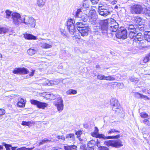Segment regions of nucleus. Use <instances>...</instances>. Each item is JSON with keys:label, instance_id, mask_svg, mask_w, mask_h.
Wrapping results in <instances>:
<instances>
[{"label": "nucleus", "instance_id": "f257e3e1", "mask_svg": "<svg viewBox=\"0 0 150 150\" xmlns=\"http://www.w3.org/2000/svg\"><path fill=\"white\" fill-rule=\"evenodd\" d=\"M12 18L13 23L16 25H19L21 23L28 25V21L30 20V17L25 15L21 16L19 13H13L12 14Z\"/></svg>", "mask_w": 150, "mask_h": 150}, {"label": "nucleus", "instance_id": "f03ea898", "mask_svg": "<svg viewBox=\"0 0 150 150\" xmlns=\"http://www.w3.org/2000/svg\"><path fill=\"white\" fill-rule=\"evenodd\" d=\"M108 21L107 20L101 21L100 22V27L98 30H95L93 32L95 35H102L107 34V25Z\"/></svg>", "mask_w": 150, "mask_h": 150}, {"label": "nucleus", "instance_id": "7ed1b4c3", "mask_svg": "<svg viewBox=\"0 0 150 150\" xmlns=\"http://www.w3.org/2000/svg\"><path fill=\"white\" fill-rule=\"evenodd\" d=\"M143 10L142 6L138 4L133 5L130 7V12L133 14H140L142 13Z\"/></svg>", "mask_w": 150, "mask_h": 150}, {"label": "nucleus", "instance_id": "20e7f679", "mask_svg": "<svg viewBox=\"0 0 150 150\" xmlns=\"http://www.w3.org/2000/svg\"><path fill=\"white\" fill-rule=\"evenodd\" d=\"M74 20L72 19L68 20L67 22V28L71 35H74L76 30L74 25Z\"/></svg>", "mask_w": 150, "mask_h": 150}, {"label": "nucleus", "instance_id": "39448f33", "mask_svg": "<svg viewBox=\"0 0 150 150\" xmlns=\"http://www.w3.org/2000/svg\"><path fill=\"white\" fill-rule=\"evenodd\" d=\"M116 36L117 38L125 39L127 37V30L123 27H121L116 33Z\"/></svg>", "mask_w": 150, "mask_h": 150}, {"label": "nucleus", "instance_id": "423d86ee", "mask_svg": "<svg viewBox=\"0 0 150 150\" xmlns=\"http://www.w3.org/2000/svg\"><path fill=\"white\" fill-rule=\"evenodd\" d=\"M54 104L57 107V109L59 112H62L64 109L63 101L62 98L59 97L57 100L54 101Z\"/></svg>", "mask_w": 150, "mask_h": 150}, {"label": "nucleus", "instance_id": "0eeeda50", "mask_svg": "<svg viewBox=\"0 0 150 150\" xmlns=\"http://www.w3.org/2000/svg\"><path fill=\"white\" fill-rule=\"evenodd\" d=\"M127 33H129V37L131 38L134 37V35L137 33V30L133 25H129L127 27Z\"/></svg>", "mask_w": 150, "mask_h": 150}, {"label": "nucleus", "instance_id": "6e6552de", "mask_svg": "<svg viewBox=\"0 0 150 150\" xmlns=\"http://www.w3.org/2000/svg\"><path fill=\"white\" fill-rule=\"evenodd\" d=\"M97 17L95 11H90L88 14V22L93 24L96 23Z\"/></svg>", "mask_w": 150, "mask_h": 150}, {"label": "nucleus", "instance_id": "1a4fd4ad", "mask_svg": "<svg viewBox=\"0 0 150 150\" xmlns=\"http://www.w3.org/2000/svg\"><path fill=\"white\" fill-rule=\"evenodd\" d=\"M30 101L31 104L37 105V107L39 108L44 109L48 105L46 103L40 102L34 99L31 100Z\"/></svg>", "mask_w": 150, "mask_h": 150}, {"label": "nucleus", "instance_id": "9d476101", "mask_svg": "<svg viewBox=\"0 0 150 150\" xmlns=\"http://www.w3.org/2000/svg\"><path fill=\"white\" fill-rule=\"evenodd\" d=\"M111 104L112 106V110H113L117 113L120 112V111L119 108L120 104L117 100L115 99H112Z\"/></svg>", "mask_w": 150, "mask_h": 150}, {"label": "nucleus", "instance_id": "9b49d317", "mask_svg": "<svg viewBox=\"0 0 150 150\" xmlns=\"http://www.w3.org/2000/svg\"><path fill=\"white\" fill-rule=\"evenodd\" d=\"M13 73L18 74H26L29 73V71L25 68H16L13 70Z\"/></svg>", "mask_w": 150, "mask_h": 150}, {"label": "nucleus", "instance_id": "f8f14e48", "mask_svg": "<svg viewBox=\"0 0 150 150\" xmlns=\"http://www.w3.org/2000/svg\"><path fill=\"white\" fill-rule=\"evenodd\" d=\"M48 41V40H47L45 42H41L39 44L40 46L43 48L47 49L51 48L52 46V42Z\"/></svg>", "mask_w": 150, "mask_h": 150}, {"label": "nucleus", "instance_id": "ddd939ff", "mask_svg": "<svg viewBox=\"0 0 150 150\" xmlns=\"http://www.w3.org/2000/svg\"><path fill=\"white\" fill-rule=\"evenodd\" d=\"M144 38V36L141 33H139L137 34L136 33L134 35V37L132 39H134V40H135V42H137L138 41H142Z\"/></svg>", "mask_w": 150, "mask_h": 150}, {"label": "nucleus", "instance_id": "4468645a", "mask_svg": "<svg viewBox=\"0 0 150 150\" xmlns=\"http://www.w3.org/2000/svg\"><path fill=\"white\" fill-rule=\"evenodd\" d=\"M106 20L108 21V22L107 25V28H108V26L109 28H111L115 27V25L118 26V23L116 22L114 19H111L109 21L107 19Z\"/></svg>", "mask_w": 150, "mask_h": 150}, {"label": "nucleus", "instance_id": "2eb2a0df", "mask_svg": "<svg viewBox=\"0 0 150 150\" xmlns=\"http://www.w3.org/2000/svg\"><path fill=\"white\" fill-rule=\"evenodd\" d=\"M83 29H79V31L81 33V35L83 36H86L88 34V31L89 30V28L87 26V27H84Z\"/></svg>", "mask_w": 150, "mask_h": 150}, {"label": "nucleus", "instance_id": "dca6fc26", "mask_svg": "<svg viewBox=\"0 0 150 150\" xmlns=\"http://www.w3.org/2000/svg\"><path fill=\"white\" fill-rule=\"evenodd\" d=\"M11 11L9 10H6L5 11H2L1 13V15L3 16L4 17L7 18H9L11 16V15L12 16V14L11 13Z\"/></svg>", "mask_w": 150, "mask_h": 150}, {"label": "nucleus", "instance_id": "f3484780", "mask_svg": "<svg viewBox=\"0 0 150 150\" xmlns=\"http://www.w3.org/2000/svg\"><path fill=\"white\" fill-rule=\"evenodd\" d=\"M98 11L100 15L104 17L110 14V11L109 9L98 10Z\"/></svg>", "mask_w": 150, "mask_h": 150}, {"label": "nucleus", "instance_id": "a211bd4d", "mask_svg": "<svg viewBox=\"0 0 150 150\" xmlns=\"http://www.w3.org/2000/svg\"><path fill=\"white\" fill-rule=\"evenodd\" d=\"M18 102L17 103V106L20 108H23L25 106V101L21 98H19L18 99Z\"/></svg>", "mask_w": 150, "mask_h": 150}, {"label": "nucleus", "instance_id": "6ab92c4d", "mask_svg": "<svg viewBox=\"0 0 150 150\" xmlns=\"http://www.w3.org/2000/svg\"><path fill=\"white\" fill-rule=\"evenodd\" d=\"M113 147L119 148L123 146L122 141L120 139L113 140Z\"/></svg>", "mask_w": 150, "mask_h": 150}, {"label": "nucleus", "instance_id": "aec40b11", "mask_svg": "<svg viewBox=\"0 0 150 150\" xmlns=\"http://www.w3.org/2000/svg\"><path fill=\"white\" fill-rule=\"evenodd\" d=\"M88 25L86 24H84L81 22H77L76 24V26L79 31V29H83L84 27H87Z\"/></svg>", "mask_w": 150, "mask_h": 150}, {"label": "nucleus", "instance_id": "412c9836", "mask_svg": "<svg viewBox=\"0 0 150 150\" xmlns=\"http://www.w3.org/2000/svg\"><path fill=\"white\" fill-rule=\"evenodd\" d=\"M24 37L25 38L28 40H36L38 39L37 37L31 34H26L24 35Z\"/></svg>", "mask_w": 150, "mask_h": 150}, {"label": "nucleus", "instance_id": "4be33fe9", "mask_svg": "<svg viewBox=\"0 0 150 150\" xmlns=\"http://www.w3.org/2000/svg\"><path fill=\"white\" fill-rule=\"evenodd\" d=\"M66 138L69 142L71 143V142L73 141L74 139V134L72 133L68 134L66 135Z\"/></svg>", "mask_w": 150, "mask_h": 150}, {"label": "nucleus", "instance_id": "5701e85b", "mask_svg": "<svg viewBox=\"0 0 150 150\" xmlns=\"http://www.w3.org/2000/svg\"><path fill=\"white\" fill-rule=\"evenodd\" d=\"M30 20L28 21V25H30L32 28H34L35 25V21L32 17H30Z\"/></svg>", "mask_w": 150, "mask_h": 150}, {"label": "nucleus", "instance_id": "b1692460", "mask_svg": "<svg viewBox=\"0 0 150 150\" xmlns=\"http://www.w3.org/2000/svg\"><path fill=\"white\" fill-rule=\"evenodd\" d=\"M77 146L74 145H67L66 146H64V150H72L76 149Z\"/></svg>", "mask_w": 150, "mask_h": 150}, {"label": "nucleus", "instance_id": "393cba45", "mask_svg": "<svg viewBox=\"0 0 150 150\" xmlns=\"http://www.w3.org/2000/svg\"><path fill=\"white\" fill-rule=\"evenodd\" d=\"M37 52V50L34 47H31L28 49L27 52L30 55H32L35 54Z\"/></svg>", "mask_w": 150, "mask_h": 150}, {"label": "nucleus", "instance_id": "a878e982", "mask_svg": "<svg viewBox=\"0 0 150 150\" xmlns=\"http://www.w3.org/2000/svg\"><path fill=\"white\" fill-rule=\"evenodd\" d=\"M91 135L93 137H96V138H98L100 139H103L104 140L105 139V138H104L103 137V136L105 135L103 134H97V133L93 132L92 134Z\"/></svg>", "mask_w": 150, "mask_h": 150}, {"label": "nucleus", "instance_id": "bb28decb", "mask_svg": "<svg viewBox=\"0 0 150 150\" xmlns=\"http://www.w3.org/2000/svg\"><path fill=\"white\" fill-rule=\"evenodd\" d=\"M46 0H37V4L38 6L40 7H43L45 5Z\"/></svg>", "mask_w": 150, "mask_h": 150}, {"label": "nucleus", "instance_id": "cd10ccee", "mask_svg": "<svg viewBox=\"0 0 150 150\" xmlns=\"http://www.w3.org/2000/svg\"><path fill=\"white\" fill-rule=\"evenodd\" d=\"M104 144L108 147L111 146L113 147V140L105 141L104 142Z\"/></svg>", "mask_w": 150, "mask_h": 150}, {"label": "nucleus", "instance_id": "c85d7f7f", "mask_svg": "<svg viewBox=\"0 0 150 150\" xmlns=\"http://www.w3.org/2000/svg\"><path fill=\"white\" fill-rule=\"evenodd\" d=\"M103 137L105 138V139H119L120 137V135L117 134L115 136H103Z\"/></svg>", "mask_w": 150, "mask_h": 150}, {"label": "nucleus", "instance_id": "c756f323", "mask_svg": "<svg viewBox=\"0 0 150 150\" xmlns=\"http://www.w3.org/2000/svg\"><path fill=\"white\" fill-rule=\"evenodd\" d=\"M83 14L81 9H78L76 11L75 17L76 18H80L82 16Z\"/></svg>", "mask_w": 150, "mask_h": 150}, {"label": "nucleus", "instance_id": "7c9ffc66", "mask_svg": "<svg viewBox=\"0 0 150 150\" xmlns=\"http://www.w3.org/2000/svg\"><path fill=\"white\" fill-rule=\"evenodd\" d=\"M96 145V142L94 140H91L88 142V147L91 148V150H93V148H92Z\"/></svg>", "mask_w": 150, "mask_h": 150}, {"label": "nucleus", "instance_id": "2f4dec72", "mask_svg": "<svg viewBox=\"0 0 150 150\" xmlns=\"http://www.w3.org/2000/svg\"><path fill=\"white\" fill-rule=\"evenodd\" d=\"M144 34L146 40L148 42H150V31L145 32Z\"/></svg>", "mask_w": 150, "mask_h": 150}, {"label": "nucleus", "instance_id": "473e14b6", "mask_svg": "<svg viewBox=\"0 0 150 150\" xmlns=\"http://www.w3.org/2000/svg\"><path fill=\"white\" fill-rule=\"evenodd\" d=\"M120 132L119 131L115 129L114 128H110V129L107 131V132L108 134V135L111 134H113L115 132Z\"/></svg>", "mask_w": 150, "mask_h": 150}, {"label": "nucleus", "instance_id": "72a5a7b5", "mask_svg": "<svg viewBox=\"0 0 150 150\" xmlns=\"http://www.w3.org/2000/svg\"><path fill=\"white\" fill-rule=\"evenodd\" d=\"M8 31V28L4 27H1L0 26V34L6 33Z\"/></svg>", "mask_w": 150, "mask_h": 150}, {"label": "nucleus", "instance_id": "f704fd0d", "mask_svg": "<svg viewBox=\"0 0 150 150\" xmlns=\"http://www.w3.org/2000/svg\"><path fill=\"white\" fill-rule=\"evenodd\" d=\"M82 20L84 22L86 21L88 19V16L85 14H83V15L81 18Z\"/></svg>", "mask_w": 150, "mask_h": 150}, {"label": "nucleus", "instance_id": "c9c22d12", "mask_svg": "<svg viewBox=\"0 0 150 150\" xmlns=\"http://www.w3.org/2000/svg\"><path fill=\"white\" fill-rule=\"evenodd\" d=\"M33 124V122L31 121L26 122L25 121H23L21 125L24 126H32Z\"/></svg>", "mask_w": 150, "mask_h": 150}, {"label": "nucleus", "instance_id": "e433bc0d", "mask_svg": "<svg viewBox=\"0 0 150 150\" xmlns=\"http://www.w3.org/2000/svg\"><path fill=\"white\" fill-rule=\"evenodd\" d=\"M77 93V91L73 89H70L67 92V95L75 94Z\"/></svg>", "mask_w": 150, "mask_h": 150}, {"label": "nucleus", "instance_id": "4c0bfd02", "mask_svg": "<svg viewBox=\"0 0 150 150\" xmlns=\"http://www.w3.org/2000/svg\"><path fill=\"white\" fill-rule=\"evenodd\" d=\"M46 96L50 100H54L56 98V96L53 94H50L46 95Z\"/></svg>", "mask_w": 150, "mask_h": 150}, {"label": "nucleus", "instance_id": "58836bf2", "mask_svg": "<svg viewBox=\"0 0 150 150\" xmlns=\"http://www.w3.org/2000/svg\"><path fill=\"white\" fill-rule=\"evenodd\" d=\"M2 144L5 146L6 150H11L10 148L11 147V144H6L4 142L2 143Z\"/></svg>", "mask_w": 150, "mask_h": 150}, {"label": "nucleus", "instance_id": "ea45409f", "mask_svg": "<svg viewBox=\"0 0 150 150\" xmlns=\"http://www.w3.org/2000/svg\"><path fill=\"white\" fill-rule=\"evenodd\" d=\"M115 79V78L114 76H106L105 78V80L108 81H114Z\"/></svg>", "mask_w": 150, "mask_h": 150}, {"label": "nucleus", "instance_id": "a19ab883", "mask_svg": "<svg viewBox=\"0 0 150 150\" xmlns=\"http://www.w3.org/2000/svg\"><path fill=\"white\" fill-rule=\"evenodd\" d=\"M118 28V26L115 25V27H112L111 28H109V30L112 32H115L117 31Z\"/></svg>", "mask_w": 150, "mask_h": 150}, {"label": "nucleus", "instance_id": "79ce46f5", "mask_svg": "<svg viewBox=\"0 0 150 150\" xmlns=\"http://www.w3.org/2000/svg\"><path fill=\"white\" fill-rule=\"evenodd\" d=\"M109 9L108 7L106 5L105 6L102 4L98 6V10H104Z\"/></svg>", "mask_w": 150, "mask_h": 150}, {"label": "nucleus", "instance_id": "37998d69", "mask_svg": "<svg viewBox=\"0 0 150 150\" xmlns=\"http://www.w3.org/2000/svg\"><path fill=\"white\" fill-rule=\"evenodd\" d=\"M106 76L103 74H98L97 76V78L100 80H105Z\"/></svg>", "mask_w": 150, "mask_h": 150}, {"label": "nucleus", "instance_id": "c03bdc74", "mask_svg": "<svg viewBox=\"0 0 150 150\" xmlns=\"http://www.w3.org/2000/svg\"><path fill=\"white\" fill-rule=\"evenodd\" d=\"M33 148H26L25 147H21L17 149L16 150H31L33 149Z\"/></svg>", "mask_w": 150, "mask_h": 150}, {"label": "nucleus", "instance_id": "a18cd8bd", "mask_svg": "<svg viewBox=\"0 0 150 150\" xmlns=\"http://www.w3.org/2000/svg\"><path fill=\"white\" fill-rule=\"evenodd\" d=\"M130 80L131 81L134 82L135 83H137L139 81L138 78L133 77H131L130 78Z\"/></svg>", "mask_w": 150, "mask_h": 150}, {"label": "nucleus", "instance_id": "49530a36", "mask_svg": "<svg viewBox=\"0 0 150 150\" xmlns=\"http://www.w3.org/2000/svg\"><path fill=\"white\" fill-rule=\"evenodd\" d=\"M51 83L47 80H46L45 81L42 83V85L44 86H51Z\"/></svg>", "mask_w": 150, "mask_h": 150}, {"label": "nucleus", "instance_id": "de8ad7c7", "mask_svg": "<svg viewBox=\"0 0 150 150\" xmlns=\"http://www.w3.org/2000/svg\"><path fill=\"white\" fill-rule=\"evenodd\" d=\"M99 150H110L107 147L104 146H100L98 147Z\"/></svg>", "mask_w": 150, "mask_h": 150}, {"label": "nucleus", "instance_id": "09e8293b", "mask_svg": "<svg viewBox=\"0 0 150 150\" xmlns=\"http://www.w3.org/2000/svg\"><path fill=\"white\" fill-rule=\"evenodd\" d=\"M136 30L137 31V30L142 31L143 32L144 30V28L143 25H139L138 26L137 28L136 29Z\"/></svg>", "mask_w": 150, "mask_h": 150}, {"label": "nucleus", "instance_id": "8fccbe9b", "mask_svg": "<svg viewBox=\"0 0 150 150\" xmlns=\"http://www.w3.org/2000/svg\"><path fill=\"white\" fill-rule=\"evenodd\" d=\"M140 116L142 118H146L148 117V115L145 112H142L140 113Z\"/></svg>", "mask_w": 150, "mask_h": 150}, {"label": "nucleus", "instance_id": "3c124183", "mask_svg": "<svg viewBox=\"0 0 150 150\" xmlns=\"http://www.w3.org/2000/svg\"><path fill=\"white\" fill-rule=\"evenodd\" d=\"M150 59V58H149V56L147 55L145 57L143 61L144 63H146L148 62Z\"/></svg>", "mask_w": 150, "mask_h": 150}, {"label": "nucleus", "instance_id": "603ef678", "mask_svg": "<svg viewBox=\"0 0 150 150\" xmlns=\"http://www.w3.org/2000/svg\"><path fill=\"white\" fill-rule=\"evenodd\" d=\"M145 15L146 16L150 17V8H149V9H146Z\"/></svg>", "mask_w": 150, "mask_h": 150}, {"label": "nucleus", "instance_id": "864d4df0", "mask_svg": "<svg viewBox=\"0 0 150 150\" xmlns=\"http://www.w3.org/2000/svg\"><path fill=\"white\" fill-rule=\"evenodd\" d=\"M142 94L138 92H136L135 93V96L138 98H140Z\"/></svg>", "mask_w": 150, "mask_h": 150}, {"label": "nucleus", "instance_id": "5fc2aeb1", "mask_svg": "<svg viewBox=\"0 0 150 150\" xmlns=\"http://www.w3.org/2000/svg\"><path fill=\"white\" fill-rule=\"evenodd\" d=\"M135 21L137 23V25H140V23L141 22V19L140 18H136L135 20Z\"/></svg>", "mask_w": 150, "mask_h": 150}, {"label": "nucleus", "instance_id": "6e6d98bb", "mask_svg": "<svg viewBox=\"0 0 150 150\" xmlns=\"http://www.w3.org/2000/svg\"><path fill=\"white\" fill-rule=\"evenodd\" d=\"M57 138L59 139H61L62 141H64L65 140V137L63 136H57Z\"/></svg>", "mask_w": 150, "mask_h": 150}, {"label": "nucleus", "instance_id": "4d7b16f0", "mask_svg": "<svg viewBox=\"0 0 150 150\" xmlns=\"http://www.w3.org/2000/svg\"><path fill=\"white\" fill-rule=\"evenodd\" d=\"M5 113V110L3 109H0V116L3 115Z\"/></svg>", "mask_w": 150, "mask_h": 150}, {"label": "nucleus", "instance_id": "13d9d810", "mask_svg": "<svg viewBox=\"0 0 150 150\" xmlns=\"http://www.w3.org/2000/svg\"><path fill=\"white\" fill-rule=\"evenodd\" d=\"M140 98H143L145 100H149V97H148L147 96H144L143 94H142L141 96V97Z\"/></svg>", "mask_w": 150, "mask_h": 150}, {"label": "nucleus", "instance_id": "bf43d9fd", "mask_svg": "<svg viewBox=\"0 0 150 150\" xmlns=\"http://www.w3.org/2000/svg\"><path fill=\"white\" fill-rule=\"evenodd\" d=\"M31 71V72H30L29 74V75L30 76H33L35 73V70H34L32 69Z\"/></svg>", "mask_w": 150, "mask_h": 150}, {"label": "nucleus", "instance_id": "052dcab7", "mask_svg": "<svg viewBox=\"0 0 150 150\" xmlns=\"http://www.w3.org/2000/svg\"><path fill=\"white\" fill-rule=\"evenodd\" d=\"M48 141V140H43L41 141L40 142V145H42L45 143H46L47 141Z\"/></svg>", "mask_w": 150, "mask_h": 150}, {"label": "nucleus", "instance_id": "680f3d73", "mask_svg": "<svg viewBox=\"0 0 150 150\" xmlns=\"http://www.w3.org/2000/svg\"><path fill=\"white\" fill-rule=\"evenodd\" d=\"M142 92L146 94L149 93L148 92V91L147 90L145 89V88L142 89Z\"/></svg>", "mask_w": 150, "mask_h": 150}, {"label": "nucleus", "instance_id": "e2e57ef3", "mask_svg": "<svg viewBox=\"0 0 150 150\" xmlns=\"http://www.w3.org/2000/svg\"><path fill=\"white\" fill-rule=\"evenodd\" d=\"M82 132L81 131H78L76 132V134L77 135V137H79V136L82 134Z\"/></svg>", "mask_w": 150, "mask_h": 150}, {"label": "nucleus", "instance_id": "0e129e2a", "mask_svg": "<svg viewBox=\"0 0 150 150\" xmlns=\"http://www.w3.org/2000/svg\"><path fill=\"white\" fill-rule=\"evenodd\" d=\"M99 0H91V2L92 3L94 4H97Z\"/></svg>", "mask_w": 150, "mask_h": 150}, {"label": "nucleus", "instance_id": "69168bd1", "mask_svg": "<svg viewBox=\"0 0 150 150\" xmlns=\"http://www.w3.org/2000/svg\"><path fill=\"white\" fill-rule=\"evenodd\" d=\"M86 148V146L84 145L81 146L80 147L81 150H87Z\"/></svg>", "mask_w": 150, "mask_h": 150}, {"label": "nucleus", "instance_id": "338daca9", "mask_svg": "<svg viewBox=\"0 0 150 150\" xmlns=\"http://www.w3.org/2000/svg\"><path fill=\"white\" fill-rule=\"evenodd\" d=\"M143 122L145 124L148 125L149 124V121L147 119H144L143 121Z\"/></svg>", "mask_w": 150, "mask_h": 150}, {"label": "nucleus", "instance_id": "774afa93", "mask_svg": "<svg viewBox=\"0 0 150 150\" xmlns=\"http://www.w3.org/2000/svg\"><path fill=\"white\" fill-rule=\"evenodd\" d=\"M98 131H99V130H98V128L96 127H95V130H94V132L97 133V134H99L98 133Z\"/></svg>", "mask_w": 150, "mask_h": 150}]
</instances>
